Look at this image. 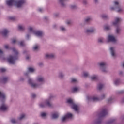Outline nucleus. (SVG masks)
I'll return each instance as SVG.
<instances>
[{
    "instance_id": "f257e3e1",
    "label": "nucleus",
    "mask_w": 124,
    "mask_h": 124,
    "mask_svg": "<svg viewBox=\"0 0 124 124\" xmlns=\"http://www.w3.org/2000/svg\"><path fill=\"white\" fill-rule=\"evenodd\" d=\"M29 72H26L24 73V77L25 78H29L28 79V83L32 88H39L41 85L44 84L45 82V78L44 77L39 75L36 78V81L37 82V83H34L33 82V80L32 79L30 78V76H29Z\"/></svg>"
},
{
    "instance_id": "f03ea898",
    "label": "nucleus",
    "mask_w": 124,
    "mask_h": 124,
    "mask_svg": "<svg viewBox=\"0 0 124 124\" xmlns=\"http://www.w3.org/2000/svg\"><path fill=\"white\" fill-rule=\"evenodd\" d=\"M29 34H27L26 35L27 39H29L31 34H34V35H35V36H37V37H42L43 36V32L40 31L36 30L32 27H30L29 28Z\"/></svg>"
},
{
    "instance_id": "7ed1b4c3",
    "label": "nucleus",
    "mask_w": 124,
    "mask_h": 124,
    "mask_svg": "<svg viewBox=\"0 0 124 124\" xmlns=\"http://www.w3.org/2000/svg\"><path fill=\"white\" fill-rule=\"evenodd\" d=\"M12 50L14 54V55L10 56L7 59V61L9 63H10V64H14V63H15V61L18 59L19 51L15 48H12Z\"/></svg>"
},
{
    "instance_id": "20e7f679",
    "label": "nucleus",
    "mask_w": 124,
    "mask_h": 124,
    "mask_svg": "<svg viewBox=\"0 0 124 124\" xmlns=\"http://www.w3.org/2000/svg\"><path fill=\"white\" fill-rule=\"evenodd\" d=\"M108 114L107 109L103 108L101 112L99 114V118L94 122V124H101L102 123V118Z\"/></svg>"
},
{
    "instance_id": "39448f33",
    "label": "nucleus",
    "mask_w": 124,
    "mask_h": 124,
    "mask_svg": "<svg viewBox=\"0 0 124 124\" xmlns=\"http://www.w3.org/2000/svg\"><path fill=\"white\" fill-rule=\"evenodd\" d=\"M110 10H115L116 12H123V8L121 6V4L117 1L113 2V6L110 7Z\"/></svg>"
},
{
    "instance_id": "423d86ee",
    "label": "nucleus",
    "mask_w": 124,
    "mask_h": 124,
    "mask_svg": "<svg viewBox=\"0 0 124 124\" xmlns=\"http://www.w3.org/2000/svg\"><path fill=\"white\" fill-rule=\"evenodd\" d=\"M67 103L69 104L71 106L72 109L75 111V112H78V113H79V106L74 102L73 100L71 99H68L67 100Z\"/></svg>"
},
{
    "instance_id": "0eeeda50",
    "label": "nucleus",
    "mask_w": 124,
    "mask_h": 124,
    "mask_svg": "<svg viewBox=\"0 0 124 124\" xmlns=\"http://www.w3.org/2000/svg\"><path fill=\"white\" fill-rule=\"evenodd\" d=\"M39 106L40 108H46V107H49L51 108L53 107V105L49 102V100H46L45 102L40 103L39 104Z\"/></svg>"
},
{
    "instance_id": "6e6552de",
    "label": "nucleus",
    "mask_w": 124,
    "mask_h": 124,
    "mask_svg": "<svg viewBox=\"0 0 124 124\" xmlns=\"http://www.w3.org/2000/svg\"><path fill=\"white\" fill-rule=\"evenodd\" d=\"M26 3V0H15V6L17 8H21Z\"/></svg>"
},
{
    "instance_id": "1a4fd4ad",
    "label": "nucleus",
    "mask_w": 124,
    "mask_h": 124,
    "mask_svg": "<svg viewBox=\"0 0 124 124\" xmlns=\"http://www.w3.org/2000/svg\"><path fill=\"white\" fill-rule=\"evenodd\" d=\"M98 65L103 72H107V63L106 62H100L98 63Z\"/></svg>"
},
{
    "instance_id": "9d476101",
    "label": "nucleus",
    "mask_w": 124,
    "mask_h": 124,
    "mask_svg": "<svg viewBox=\"0 0 124 124\" xmlns=\"http://www.w3.org/2000/svg\"><path fill=\"white\" fill-rule=\"evenodd\" d=\"M72 114L70 113H67L64 116H63L61 118V121L63 123H64V122H66V121H68V120H71L72 119L73 117Z\"/></svg>"
},
{
    "instance_id": "9b49d317",
    "label": "nucleus",
    "mask_w": 124,
    "mask_h": 124,
    "mask_svg": "<svg viewBox=\"0 0 124 124\" xmlns=\"http://www.w3.org/2000/svg\"><path fill=\"white\" fill-rule=\"evenodd\" d=\"M87 99L88 101H98L99 98L96 95L94 96H87Z\"/></svg>"
},
{
    "instance_id": "f8f14e48",
    "label": "nucleus",
    "mask_w": 124,
    "mask_h": 124,
    "mask_svg": "<svg viewBox=\"0 0 124 124\" xmlns=\"http://www.w3.org/2000/svg\"><path fill=\"white\" fill-rule=\"evenodd\" d=\"M123 21V19L121 17H116L114 18V21L112 22V25L115 27H118L119 23Z\"/></svg>"
},
{
    "instance_id": "ddd939ff",
    "label": "nucleus",
    "mask_w": 124,
    "mask_h": 124,
    "mask_svg": "<svg viewBox=\"0 0 124 124\" xmlns=\"http://www.w3.org/2000/svg\"><path fill=\"white\" fill-rule=\"evenodd\" d=\"M96 29L94 27H90L88 29H85V33H93L96 31Z\"/></svg>"
},
{
    "instance_id": "4468645a",
    "label": "nucleus",
    "mask_w": 124,
    "mask_h": 124,
    "mask_svg": "<svg viewBox=\"0 0 124 124\" xmlns=\"http://www.w3.org/2000/svg\"><path fill=\"white\" fill-rule=\"evenodd\" d=\"M108 42H113L115 43L117 41V39L115 38V37L113 35H109L108 37Z\"/></svg>"
},
{
    "instance_id": "2eb2a0df",
    "label": "nucleus",
    "mask_w": 124,
    "mask_h": 124,
    "mask_svg": "<svg viewBox=\"0 0 124 124\" xmlns=\"http://www.w3.org/2000/svg\"><path fill=\"white\" fill-rule=\"evenodd\" d=\"M1 33L4 37H7L8 36V33H9V31H8V30L7 29H4L2 30Z\"/></svg>"
},
{
    "instance_id": "dca6fc26",
    "label": "nucleus",
    "mask_w": 124,
    "mask_h": 124,
    "mask_svg": "<svg viewBox=\"0 0 124 124\" xmlns=\"http://www.w3.org/2000/svg\"><path fill=\"white\" fill-rule=\"evenodd\" d=\"M6 4L8 6L15 5V0H8L6 1Z\"/></svg>"
},
{
    "instance_id": "f3484780",
    "label": "nucleus",
    "mask_w": 124,
    "mask_h": 124,
    "mask_svg": "<svg viewBox=\"0 0 124 124\" xmlns=\"http://www.w3.org/2000/svg\"><path fill=\"white\" fill-rule=\"evenodd\" d=\"M0 98L1 99V102L5 101V99H6L5 94L2 92H0Z\"/></svg>"
},
{
    "instance_id": "a211bd4d",
    "label": "nucleus",
    "mask_w": 124,
    "mask_h": 124,
    "mask_svg": "<svg viewBox=\"0 0 124 124\" xmlns=\"http://www.w3.org/2000/svg\"><path fill=\"white\" fill-rule=\"evenodd\" d=\"M46 59H54L55 58V54L53 53H46L45 55Z\"/></svg>"
},
{
    "instance_id": "6ab92c4d",
    "label": "nucleus",
    "mask_w": 124,
    "mask_h": 124,
    "mask_svg": "<svg viewBox=\"0 0 124 124\" xmlns=\"http://www.w3.org/2000/svg\"><path fill=\"white\" fill-rule=\"evenodd\" d=\"M7 109V106L4 103H3L0 107V111H6Z\"/></svg>"
},
{
    "instance_id": "aec40b11",
    "label": "nucleus",
    "mask_w": 124,
    "mask_h": 124,
    "mask_svg": "<svg viewBox=\"0 0 124 124\" xmlns=\"http://www.w3.org/2000/svg\"><path fill=\"white\" fill-rule=\"evenodd\" d=\"M110 51L112 57L115 58V57H116V50H115V48L113 47H110Z\"/></svg>"
},
{
    "instance_id": "412c9836",
    "label": "nucleus",
    "mask_w": 124,
    "mask_h": 124,
    "mask_svg": "<svg viewBox=\"0 0 124 124\" xmlns=\"http://www.w3.org/2000/svg\"><path fill=\"white\" fill-rule=\"evenodd\" d=\"M91 81H98V76L96 75H93L90 77Z\"/></svg>"
},
{
    "instance_id": "4be33fe9",
    "label": "nucleus",
    "mask_w": 124,
    "mask_h": 124,
    "mask_svg": "<svg viewBox=\"0 0 124 124\" xmlns=\"http://www.w3.org/2000/svg\"><path fill=\"white\" fill-rule=\"evenodd\" d=\"M122 83V80L120 78H116L114 80V84L115 86H118V85L121 84Z\"/></svg>"
},
{
    "instance_id": "5701e85b",
    "label": "nucleus",
    "mask_w": 124,
    "mask_h": 124,
    "mask_svg": "<svg viewBox=\"0 0 124 124\" xmlns=\"http://www.w3.org/2000/svg\"><path fill=\"white\" fill-rule=\"evenodd\" d=\"M40 48V46L38 44H35L33 46V51H38Z\"/></svg>"
},
{
    "instance_id": "b1692460",
    "label": "nucleus",
    "mask_w": 124,
    "mask_h": 124,
    "mask_svg": "<svg viewBox=\"0 0 124 124\" xmlns=\"http://www.w3.org/2000/svg\"><path fill=\"white\" fill-rule=\"evenodd\" d=\"M108 103H113L114 101H115V97L113 96L110 97L107 100Z\"/></svg>"
},
{
    "instance_id": "393cba45",
    "label": "nucleus",
    "mask_w": 124,
    "mask_h": 124,
    "mask_svg": "<svg viewBox=\"0 0 124 124\" xmlns=\"http://www.w3.org/2000/svg\"><path fill=\"white\" fill-rule=\"evenodd\" d=\"M51 118L53 119H58L59 118V113L55 112L51 114Z\"/></svg>"
},
{
    "instance_id": "a878e982",
    "label": "nucleus",
    "mask_w": 124,
    "mask_h": 124,
    "mask_svg": "<svg viewBox=\"0 0 124 124\" xmlns=\"http://www.w3.org/2000/svg\"><path fill=\"white\" fill-rule=\"evenodd\" d=\"M68 0H59V2L62 7H65V1Z\"/></svg>"
},
{
    "instance_id": "bb28decb",
    "label": "nucleus",
    "mask_w": 124,
    "mask_h": 124,
    "mask_svg": "<svg viewBox=\"0 0 124 124\" xmlns=\"http://www.w3.org/2000/svg\"><path fill=\"white\" fill-rule=\"evenodd\" d=\"M25 117H26L25 114H21L20 116L17 118V121H18V123H20V121L24 120V119H25Z\"/></svg>"
},
{
    "instance_id": "cd10ccee",
    "label": "nucleus",
    "mask_w": 124,
    "mask_h": 124,
    "mask_svg": "<svg viewBox=\"0 0 124 124\" xmlns=\"http://www.w3.org/2000/svg\"><path fill=\"white\" fill-rule=\"evenodd\" d=\"M80 91V87H75L72 88V92L73 93H77Z\"/></svg>"
},
{
    "instance_id": "c85d7f7f",
    "label": "nucleus",
    "mask_w": 124,
    "mask_h": 124,
    "mask_svg": "<svg viewBox=\"0 0 124 124\" xmlns=\"http://www.w3.org/2000/svg\"><path fill=\"white\" fill-rule=\"evenodd\" d=\"M11 123L13 124H19V121L18 119L16 120L15 118H12L11 119Z\"/></svg>"
},
{
    "instance_id": "c756f323",
    "label": "nucleus",
    "mask_w": 124,
    "mask_h": 124,
    "mask_svg": "<svg viewBox=\"0 0 124 124\" xmlns=\"http://www.w3.org/2000/svg\"><path fill=\"white\" fill-rule=\"evenodd\" d=\"M1 80L2 83H5L8 81V78L6 77H3L2 78H0V81Z\"/></svg>"
},
{
    "instance_id": "7c9ffc66",
    "label": "nucleus",
    "mask_w": 124,
    "mask_h": 124,
    "mask_svg": "<svg viewBox=\"0 0 124 124\" xmlns=\"http://www.w3.org/2000/svg\"><path fill=\"white\" fill-rule=\"evenodd\" d=\"M47 115H48V113L47 112H41L40 116L41 117H42V118L45 119L46 117H47Z\"/></svg>"
},
{
    "instance_id": "2f4dec72",
    "label": "nucleus",
    "mask_w": 124,
    "mask_h": 124,
    "mask_svg": "<svg viewBox=\"0 0 124 124\" xmlns=\"http://www.w3.org/2000/svg\"><path fill=\"white\" fill-rule=\"evenodd\" d=\"M101 18H102V19H104V20H107V19L109 18V16L106 14H103L101 15Z\"/></svg>"
},
{
    "instance_id": "473e14b6",
    "label": "nucleus",
    "mask_w": 124,
    "mask_h": 124,
    "mask_svg": "<svg viewBox=\"0 0 124 124\" xmlns=\"http://www.w3.org/2000/svg\"><path fill=\"white\" fill-rule=\"evenodd\" d=\"M9 20H11V21H17L18 18L16 16H9Z\"/></svg>"
},
{
    "instance_id": "72a5a7b5",
    "label": "nucleus",
    "mask_w": 124,
    "mask_h": 124,
    "mask_svg": "<svg viewBox=\"0 0 124 124\" xmlns=\"http://www.w3.org/2000/svg\"><path fill=\"white\" fill-rule=\"evenodd\" d=\"M18 29L19 31H24V30H25V26L23 25H19L18 26Z\"/></svg>"
},
{
    "instance_id": "f704fd0d",
    "label": "nucleus",
    "mask_w": 124,
    "mask_h": 124,
    "mask_svg": "<svg viewBox=\"0 0 124 124\" xmlns=\"http://www.w3.org/2000/svg\"><path fill=\"white\" fill-rule=\"evenodd\" d=\"M58 77L60 78L61 79H62V78H63L64 77V74L62 73V72H60L58 74Z\"/></svg>"
},
{
    "instance_id": "c9c22d12",
    "label": "nucleus",
    "mask_w": 124,
    "mask_h": 124,
    "mask_svg": "<svg viewBox=\"0 0 124 124\" xmlns=\"http://www.w3.org/2000/svg\"><path fill=\"white\" fill-rule=\"evenodd\" d=\"M103 87H104V85L102 83H100L97 85V89L99 90H102Z\"/></svg>"
},
{
    "instance_id": "e433bc0d",
    "label": "nucleus",
    "mask_w": 124,
    "mask_h": 124,
    "mask_svg": "<svg viewBox=\"0 0 124 124\" xmlns=\"http://www.w3.org/2000/svg\"><path fill=\"white\" fill-rule=\"evenodd\" d=\"M54 97H55V96H54L53 94H50L49 95V98L47 99H46V100H49V102H51V100H52Z\"/></svg>"
},
{
    "instance_id": "4c0bfd02",
    "label": "nucleus",
    "mask_w": 124,
    "mask_h": 124,
    "mask_svg": "<svg viewBox=\"0 0 124 124\" xmlns=\"http://www.w3.org/2000/svg\"><path fill=\"white\" fill-rule=\"evenodd\" d=\"M116 93V94H123L124 93V90L117 91Z\"/></svg>"
},
{
    "instance_id": "58836bf2",
    "label": "nucleus",
    "mask_w": 124,
    "mask_h": 124,
    "mask_svg": "<svg viewBox=\"0 0 124 124\" xmlns=\"http://www.w3.org/2000/svg\"><path fill=\"white\" fill-rule=\"evenodd\" d=\"M115 123V119H110L109 121L107 123V124H112Z\"/></svg>"
},
{
    "instance_id": "ea45409f",
    "label": "nucleus",
    "mask_w": 124,
    "mask_h": 124,
    "mask_svg": "<svg viewBox=\"0 0 124 124\" xmlns=\"http://www.w3.org/2000/svg\"><path fill=\"white\" fill-rule=\"evenodd\" d=\"M91 20L92 18L91 17H87L85 19V23H89Z\"/></svg>"
},
{
    "instance_id": "a19ab883",
    "label": "nucleus",
    "mask_w": 124,
    "mask_h": 124,
    "mask_svg": "<svg viewBox=\"0 0 124 124\" xmlns=\"http://www.w3.org/2000/svg\"><path fill=\"white\" fill-rule=\"evenodd\" d=\"M103 41H104V39L103 38H99L98 39L99 43H103Z\"/></svg>"
},
{
    "instance_id": "79ce46f5",
    "label": "nucleus",
    "mask_w": 124,
    "mask_h": 124,
    "mask_svg": "<svg viewBox=\"0 0 124 124\" xmlns=\"http://www.w3.org/2000/svg\"><path fill=\"white\" fill-rule=\"evenodd\" d=\"M106 96V95L105 94H102L99 98V100L101 99V100H102V99H104V98H105Z\"/></svg>"
},
{
    "instance_id": "37998d69",
    "label": "nucleus",
    "mask_w": 124,
    "mask_h": 124,
    "mask_svg": "<svg viewBox=\"0 0 124 124\" xmlns=\"http://www.w3.org/2000/svg\"><path fill=\"white\" fill-rule=\"evenodd\" d=\"M104 29L106 30V31H109L111 30V27L109 26H106L104 27Z\"/></svg>"
},
{
    "instance_id": "c03bdc74",
    "label": "nucleus",
    "mask_w": 124,
    "mask_h": 124,
    "mask_svg": "<svg viewBox=\"0 0 124 124\" xmlns=\"http://www.w3.org/2000/svg\"><path fill=\"white\" fill-rule=\"evenodd\" d=\"M19 45L20 46H25V42L21 41L19 43Z\"/></svg>"
},
{
    "instance_id": "a18cd8bd",
    "label": "nucleus",
    "mask_w": 124,
    "mask_h": 124,
    "mask_svg": "<svg viewBox=\"0 0 124 124\" xmlns=\"http://www.w3.org/2000/svg\"><path fill=\"white\" fill-rule=\"evenodd\" d=\"M60 30L62 31H66V29H65V28L63 27V26H61Z\"/></svg>"
},
{
    "instance_id": "49530a36",
    "label": "nucleus",
    "mask_w": 124,
    "mask_h": 124,
    "mask_svg": "<svg viewBox=\"0 0 124 124\" xmlns=\"http://www.w3.org/2000/svg\"><path fill=\"white\" fill-rule=\"evenodd\" d=\"M89 73L88 72H84L83 73V77H88V76H89Z\"/></svg>"
},
{
    "instance_id": "de8ad7c7",
    "label": "nucleus",
    "mask_w": 124,
    "mask_h": 124,
    "mask_svg": "<svg viewBox=\"0 0 124 124\" xmlns=\"http://www.w3.org/2000/svg\"><path fill=\"white\" fill-rule=\"evenodd\" d=\"M121 31V28L120 27H117L116 28V33H120V32Z\"/></svg>"
},
{
    "instance_id": "09e8293b",
    "label": "nucleus",
    "mask_w": 124,
    "mask_h": 124,
    "mask_svg": "<svg viewBox=\"0 0 124 124\" xmlns=\"http://www.w3.org/2000/svg\"><path fill=\"white\" fill-rule=\"evenodd\" d=\"M28 71L29 72H33V71H34V69L31 67L29 68Z\"/></svg>"
},
{
    "instance_id": "8fccbe9b",
    "label": "nucleus",
    "mask_w": 124,
    "mask_h": 124,
    "mask_svg": "<svg viewBox=\"0 0 124 124\" xmlns=\"http://www.w3.org/2000/svg\"><path fill=\"white\" fill-rule=\"evenodd\" d=\"M71 8H72V9H76L77 6L76 5H71Z\"/></svg>"
},
{
    "instance_id": "3c124183",
    "label": "nucleus",
    "mask_w": 124,
    "mask_h": 124,
    "mask_svg": "<svg viewBox=\"0 0 124 124\" xmlns=\"http://www.w3.org/2000/svg\"><path fill=\"white\" fill-rule=\"evenodd\" d=\"M71 82H72V83H77V82H78V81L77 80V79H76L75 78H72L71 80Z\"/></svg>"
},
{
    "instance_id": "603ef678",
    "label": "nucleus",
    "mask_w": 124,
    "mask_h": 124,
    "mask_svg": "<svg viewBox=\"0 0 124 124\" xmlns=\"http://www.w3.org/2000/svg\"><path fill=\"white\" fill-rule=\"evenodd\" d=\"M4 48L7 50H9V46H8V45H4Z\"/></svg>"
},
{
    "instance_id": "864d4df0",
    "label": "nucleus",
    "mask_w": 124,
    "mask_h": 124,
    "mask_svg": "<svg viewBox=\"0 0 124 124\" xmlns=\"http://www.w3.org/2000/svg\"><path fill=\"white\" fill-rule=\"evenodd\" d=\"M0 71L1 72H5V71H6V69H5V68H2L0 69Z\"/></svg>"
},
{
    "instance_id": "5fc2aeb1",
    "label": "nucleus",
    "mask_w": 124,
    "mask_h": 124,
    "mask_svg": "<svg viewBox=\"0 0 124 124\" xmlns=\"http://www.w3.org/2000/svg\"><path fill=\"white\" fill-rule=\"evenodd\" d=\"M38 11L39 12H43V9L40 8L38 9Z\"/></svg>"
},
{
    "instance_id": "6e6d98bb",
    "label": "nucleus",
    "mask_w": 124,
    "mask_h": 124,
    "mask_svg": "<svg viewBox=\"0 0 124 124\" xmlns=\"http://www.w3.org/2000/svg\"><path fill=\"white\" fill-rule=\"evenodd\" d=\"M3 54V51L0 49V57H1V55Z\"/></svg>"
},
{
    "instance_id": "4d7b16f0",
    "label": "nucleus",
    "mask_w": 124,
    "mask_h": 124,
    "mask_svg": "<svg viewBox=\"0 0 124 124\" xmlns=\"http://www.w3.org/2000/svg\"><path fill=\"white\" fill-rule=\"evenodd\" d=\"M31 97H32V98H35V97H36V95H35V94H32Z\"/></svg>"
},
{
    "instance_id": "13d9d810",
    "label": "nucleus",
    "mask_w": 124,
    "mask_h": 124,
    "mask_svg": "<svg viewBox=\"0 0 124 124\" xmlns=\"http://www.w3.org/2000/svg\"><path fill=\"white\" fill-rule=\"evenodd\" d=\"M54 17H58V16H59V13H54Z\"/></svg>"
},
{
    "instance_id": "bf43d9fd",
    "label": "nucleus",
    "mask_w": 124,
    "mask_h": 124,
    "mask_svg": "<svg viewBox=\"0 0 124 124\" xmlns=\"http://www.w3.org/2000/svg\"><path fill=\"white\" fill-rule=\"evenodd\" d=\"M20 81H24L25 80V78L23 77H21L20 79Z\"/></svg>"
},
{
    "instance_id": "052dcab7",
    "label": "nucleus",
    "mask_w": 124,
    "mask_h": 124,
    "mask_svg": "<svg viewBox=\"0 0 124 124\" xmlns=\"http://www.w3.org/2000/svg\"><path fill=\"white\" fill-rule=\"evenodd\" d=\"M83 3L84 4H87V0H84L83 1Z\"/></svg>"
},
{
    "instance_id": "680f3d73",
    "label": "nucleus",
    "mask_w": 124,
    "mask_h": 124,
    "mask_svg": "<svg viewBox=\"0 0 124 124\" xmlns=\"http://www.w3.org/2000/svg\"><path fill=\"white\" fill-rule=\"evenodd\" d=\"M16 39H13L12 40V43L14 44V43H16Z\"/></svg>"
},
{
    "instance_id": "e2e57ef3",
    "label": "nucleus",
    "mask_w": 124,
    "mask_h": 124,
    "mask_svg": "<svg viewBox=\"0 0 124 124\" xmlns=\"http://www.w3.org/2000/svg\"><path fill=\"white\" fill-rule=\"evenodd\" d=\"M26 60H29L30 59V56H26Z\"/></svg>"
},
{
    "instance_id": "0e129e2a",
    "label": "nucleus",
    "mask_w": 124,
    "mask_h": 124,
    "mask_svg": "<svg viewBox=\"0 0 124 124\" xmlns=\"http://www.w3.org/2000/svg\"><path fill=\"white\" fill-rule=\"evenodd\" d=\"M44 19L45 20H48V17H45L44 18Z\"/></svg>"
},
{
    "instance_id": "69168bd1",
    "label": "nucleus",
    "mask_w": 124,
    "mask_h": 124,
    "mask_svg": "<svg viewBox=\"0 0 124 124\" xmlns=\"http://www.w3.org/2000/svg\"><path fill=\"white\" fill-rule=\"evenodd\" d=\"M26 53H27V50H24L23 51V54H26Z\"/></svg>"
},
{
    "instance_id": "338daca9",
    "label": "nucleus",
    "mask_w": 124,
    "mask_h": 124,
    "mask_svg": "<svg viewBox=\"0 0 124 124\" xmlns=\"http://www.w3.org/2000/svg\"><path fill=\"white\" fill-rule=\"evenodd\" d=\"M119 74H120V75L123 74V72H122V71L120 72Z\"/></svg>"
},
{
    "instance_id": "774afa93",
    "label": "nucleus",
    "mask_w": 124,
    "mask_h": 124,
    "mask_svg": "<svg viewBox=\"0 0 124 124\" xmlns=\"http://www.w3.org/2000/svg\"><path fill=\"white\" fill-rule=\"evenodd\" d=\"M94 2L95 3H97L98 0H94Z\"/></svg>"
}]
</instances>
